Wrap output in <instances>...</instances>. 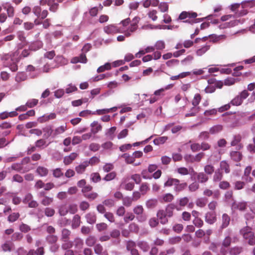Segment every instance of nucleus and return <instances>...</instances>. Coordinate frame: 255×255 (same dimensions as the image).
Instances as JSON below:
<instances>
[{
	"label": "nucleus",
	"mask_w": 255,
	"mask_h": 255,
	"mask_svg": "<svg viewBox=\"0 0 255 255\" xmlns=\"http://www.w3.org/2000/svg\"><path fill=\"white\" fill-rule=\"evenodd\" d=\"M204 171L207 175H211L215 171V167L211 164H207L204 166Z\"/></svg>",
	"instance_id": "39"
},
{
	"label": "nucleus",
	"mask_w": 255,
	"mask_h": 255,
	"mask_svg": "<svg viewBox=\"0 0 255 255\" xmlns=\"http://www.w3.org/2000/svg\"><path fill=\"white\" fill-rule=\"evenodd\" d=\"M19 230L22 233H26L31 231V229L29 225L23 223H22L19 226Z\"/></svg>",
	"instance_id": "52"
},
{
	"label": "nucleus",
	"mask_w": 255,
	"mask_h": 255,
	"mask_svg": "<svg viewBox=\"0 0 255 255\" xmlns=\"http://www.w3.org/2000/svg\"><path fill=\"white\" fill-rule=\"evenodd\" d=\"M240 234L249 245H255V234L250 227L246 226L240 230Z\"/></svg>",
	"instance_id": "3"
},
{
	"label": "nucleus",
	"mask_w": 255,
	"mask_h": 255,
	"mask_svg": "<svg viewBox=\"0 0 255 255\" xmlns=\"http://www.w3.org/2000/svg\"><path fill=\"white\" fill-rule=\"evenodd\" d=\"M232 242V238L229 236H228L225 238L222 242L221 248L224 249L228 248L230 246Z\"/></svg>",
	"instance_id": "38"
},
{
	"label": "nucleus",
	"mask_w": 255,
	"mask_h": 255,
	"mask_svg": "<svg viewBox=\"0 0 255 255\" xmlns=\"http://www.w3.org/2000/svg\"><path fill=\"white\" fill-rule=\"evenodd\" d=\"M91 180L94 183L100 182L101 180V177L100 174L98 172L92 173L91 175Z\"/></svg>",
	"instance_id": "59"
},
{
	"label": "nucleus",
	"mask_w": 255,
	"mask_h": 255,
	"mask_svg": "<svg viewBox=\"0 0 255 255\" xmlns=\"http://www.w3.org/2000/svg\"><path fill=\"white\" fill-rule=\"evenodd\" d=\"M81 224V217L80 216L76 214L74 215L72 221V228L73 229H76L79 227Z\"/></svg>",
	"instance_id": "24"
},
{
	"label": "nucleus",
	"mask_w": 255,
	"mask_h": 255,
	"mask_svg": "<svg viewBox=\"0 0 255 255\" xmlns=\"http://www.w3.org/2000/svg\"><path fill=\"white\" fill-rule=\"evenodd\" d=\"M135 218V215L131 212H128L124 218V221L125 223H128L130 221H133Z\"/></svg>",
	"instance_id": "47"
},
{
	"label": "nucleus",
	"mask_w": 255,
	"mask_h": 255,
	"mask_svg": "<svg viewBox=\"0 0 255 255\" xmlns=\"http://www.w3.org/2000/svg\"><path fill=\"white\" fill-rule=\"evenodd\" d=\"M71 232L67 229H63L62 230L61 240L62 241H67L70 239Z\"/></svg>",
	"instance_id": "28"
},
{
	"label": "nucleus",
	"mask_w": 255,
	"mask_h": 255,
	"mask_svg": "<svg viewBox=\"0 0 255 255\" xmlns=\"http://www.w3.org/2000/svg\"><path fill=\"white\" fill-rule=\"evenodd\" d=\"M23 237L22 233L20 232H15L13 233L11 236V239L14 242H19L21 241Z\"/></svg>",
	"instance_id": "50"
},
{
	"label": "nucleus",
	"mask_w": 255,
	"mask_h": 255,
	"mask_svg": "<svg viewBox=\"0 0 255 255\" xmlns=\"http://www.w3.org/2000/svg\"><path fill=\"white\" fill-rule=\"evenodd\" d=\"M230 216L226 213L223 214L222 217V229H224L227 227L230 224Z\"/></svg>",
	"instance_id": "22"
},
{
	"label": "nucleus",
	"mask_w": 255,
	"mask_h": 255,
	"mask_svg": "<svg viewBox=\"0 0 255 255\" xmlns=\"http://www.w3.org/2000/svg\"><path fill=\"white\" fill-rule=\"evenodd\" d=\"M53 198L46 196L41 199L40 203L44 206H48L53 203Z\"/></svg>",
	"instance_id": "33"
},
{
	"label": "nucleus",
	"mask_w": 255,
	"mask_h": 255,
	"mask_svg": "<svg viewBox=\"0 0 255 255\" xmlns=\"http://www.w3.org/2000/svg\"><path fill=\"white\" fill-rule=\"evenodd\" d=\"M88 166L87 161H84L80 164L75 167V171L78 174H83Z\"/></svg>",
	"instance_id": "20"
},
{
	"label": "nucleus",
	"mask_w": 255,
	"mask_h": 255,
	"mask_svg": "<svg viewBox=\"0 0 255 255\" xmlns=\"http://www.w3.org/2000/svg\"><path fill=\"white\" fill-rule=\"evenodd\" d=\"M46 3L49 6V10L52 12H55L58 8V4L56 0H41L40 3L42 5Z\"/></svg>",
	"instance_id": "7"
},
{
	"label": "nucleus",
	"mask_w": 255,
	"mask_h": 255,
	"mask_svg": "<svg viewBox=\"0 0 255 255\" xmlns=\"http://www.w3.org/2000/svg\"><path fill=\"white\" fill-rule=\"evenodd\" d=\"M104 30L108 34H114L120 32L119 28L114 24H110L104 27Z\"/></svg>",
	"instance_id": "12"
},
{
	"label": "nucleus",
	"mask_w": 255,
	"mask_h": 255,
	"mask_svg": "<svg viewBox=\"0 0 255 255\" xmlns=\"http://www.w3.org/2000/svg\"><path fill=\"white\" fill-rule=\"evenodd\" d=\"M210 48V45H206L196 51V54L198 56H202Z\"/></svg>",
	"instance_id": "55"
},
{
	"label": "nucleus",
	"mask_w": 255,
	"mask_h": 255,
	"mask_svg": "<svg viewBox=\"0 0 255 255\" xmlns=\"http://www.w3.org/2000/svg\"><path fill=\"white\" fill-rule=\"evenodd\" d=\"M117 110V108L116 107H114L109 109H99L96 111V114L98 115H102L107 113H109L110 112H116Z\"/></svg>",
	"instance_id": "25"
},
{
	"label": "nucleus",
	"mask_w": 255,
	"mask_h": 255,
	"mask_svg": "<svg viewBox=\"0 0 255 255\" xmlns=\"http://www.w3.org/2000/svg\"><path fill=\"white\" fill-rule=\"evenodd\" d=\"M86 219L88 223L93 224L96 222L97 216L94 213H89L86 215Z\"/></svg>",
	"instance_id": "27"
},
{
	"label": "nucleus",
	"mask_w": 255,
	"mask_h": 255,
	"mask_svg": "<svg viewBox=\"0 0 255 255\" xmlns=\"http://www.w3.org/2000/svg\"><path fill=\"white\" fill-rule=\"evenodd\" d=\"M30 54V49H24L19 54V56L16 58V61H19L20 59L27 57Z\"/></svg>",
	"instance_id": "46"
},
{
	"label": "nucleus",
	"mask_w": 255,
	"mask_h": 255,
	"mask_svg": "<svg viewBox=\"0 0 255 255\" xmlns=\"http://www.w3.org/2000/svg\"><path fill=\"white\" fill-rule=\"evenodd\" d=\"M42 132L44 133L43 137L45 138H48L50 136H53L54 130L52 128V127L48 125L43 128Z\"/></svg>",
	"instance_id": "18"
},
{
	"label": "nucleus",
	"mask_w": 255,
	"mask_h": 255,
	"mask_svg": "<svg viewBox=\"0 0 255 255\" xmlns=\"http://www.w3.org/2000/svg\"><path fill=\"white\" fill-rule=\"evenodd\" d=\"M230 155L231 158L235 162H240L243 157L242 153L238 151H231Z\"/></svg>",
	"instance_id": "15"
},
{
	"label": "nucleus",
	"mask_w": 255,
	"mask_h": 255,
	"mask_svg": "<svg viewBox=\"0 0 255 255\" xmlns=\"http://www.w3.org/2000/svg\"><path fill=\"white\" fill-rule=\"evenodd\" d=\"M202 99V97L200 94H196L193 99L192 100V105L194 106L198 107V105L199 104L201 100Z\"/></svg>",
	"instance_id": "43"
},
{
	"label": "nucleus",
	"mask_w": 255,
	"mask_h": 255,
	"mask_svg": "<svg viewBox=\"0 0 255 255\" xmlns=\"http://www.w3.org/2000/svg\"><path fill=\"white\" fill-rule=\"evenodd\" d=\"M193 224L197 228H200L204 225V222L200 218H194L192 221Z\"/></svg>",
	"instance_id": "49"
},
{
	"label": "nucleus",
	"mask_w": 255,
	"mask_h": 255,
	"mask_svg": "<svg viewBox=\"0 0 255 255\" xmlns=\"http://www.w3.org/2000/svg\"><path fill=\"white\" fill-rule=\"evenodd\" d=\"M197 16L195 12L183 11L179 14L177 19L182 20L183 22L193 24L199 22V19L196 18Z\"/></svg>",
	"instance_id": "2"
},
{
	"label": "nucleus",
	"mask_w": 255,
	"mask_h": 255,
	"mask_svg": "<svg viewBox=\"0 0 255 255\" xmlns=\"http://www.w3.org/2000/svg\"><path fill=\"white\" fill-rule=\"evenodd\" d=\"M53 176L57 178H59L63 176V172L62 169L60 168H57L52 170Z\"/></svg>",
	"instance_id": "54"
},
{
	"label": "nucleus",
	"mask_w": 255,
	"mask_h": 255,
	"mask_svg": "<svg viewBox=\"0 0 255 255\" xmlns=\"http://www.w3.org/2000/svg\"><path fill=\"white\" fill-rule=\"evenodd\" d=\"M167 139H168V137L166 136H160V137L155 138L153 140V143L155 145L162 144H163L164 143H165Z\"/></svg>",
	"instance_id": "42"
},
{
	"label": "nucleus",
	"mask_w": 255,
	"mask_h": 255,
	"mask_svg": "<svg viewBox=\"0 0 255 255\" xmlns=\"http://www.w3.org/2000/svg\"><path fill=\"white\" fill-rule=\"evenodd\" d=\"M67 129L66 125L61 126L56 128L53 133V136L55 137L57 135L63 133Z\"/></svg>",
	"instance_id": "40"
},
{
	"label": "nucleus",
	"mask_w": 255,
	"mask_h": 255,
	"mask_svg": "<svg viewBox=\"0 0 255 255\" xmlns=\"http://www.w3.org/2000/svg\"><path fill=\"white\" fill-rule=\"evenodd\" d=\"M96 238L94 236L89 237L86 240V244L88 246L92 247L96 243Z\"/></svg>",
	"instance_id": "61"
},
{
	"label": "nucleus",
	"mask_w": 255,
	"mask_h": 255,
	"mask_svg": "<svg viewBox=\"0 0 255 255\" xmlns=\"http://www.w3.org/2000/svg\"><path fill=\"white\" fill-rule=\"evenodd\" d=\"M157 217L160 220L161 224L165 225L168 222L167 216L164 211V210H159L156 214Z\"/></svg>",
	"instance_id": "11"
},
{
	"label": "nucleus",
	"mask_w": 255,
	"mask_h": 255,
	"mask_svg": "<svg viewBox=\"0 0 255 255\" xmlns=\"http://www.w3.org/2000/svg\"><path fill=\"white\" fill-rule=\"evenodd\" d=\"M73 244L75 249L80 250L83 248L84 243L81 239L77 238L74 239Z\"/></svg>",
	"instance_id": "34"
},
{
	"label": "nucleus",
	"mask_w": 255,
	"mask_h": 255,
	"mask_svg": "<svg viewBox=\"0 0 255 255\" xmlns=\"http://www.w3.org/2000/svg\"><path fill=\"white\" fill-rule=\"evenodd\" d=\"M0 248L2 252L10 253L14 249V244L10 241H6L0 246Z\"/></svg>",
	"instance_id": "8"
},
{
	"label": "nucleus",
	"mask_w": 255,
	"mask_h": 255,
	"mask_svg": "<svg viewBox=\"0 0 255 255\" xmlns=\"http://www.w3.org/2000/svg\"><path fill=\"white\" fill-rule=\"evenodd\" d=\"M91 132L93 134H96L102 129V126L97 121H94L91 124Z\"/></svg>",
	"instance_id": "17"
},
{
	"label": "nucleus",
	"mask_w": 255,
	"mask_h": 255,
	"mask_svg": "<svg viewBox=\"0 0 255 255\" xmlns=\"http://www.w3.org/2000/svg\"><path fill=\"white\" fill-rule=\"evenodd\" d=\"M137 246L143 252H147L150 247L148 244L145 241H139L137 244Z\"/></svg>",
	"instance_id": "32"
},
{
	"label": "nucleus",
	"mask_w": 255,
	"mask_h": 255,
	"mask_svg": "<svg viewBox=\"0 0 255 255\" xmlns=\"http://www.w3.org/2000/svg\"><path fill=\"white\" fill-rule=\"evenodd\" d=\"M223 129V127L221 125H216L211 128L209 129V132L211 134H215L219 132Z\"/></svg>",
	"instance_id": "53"
},
{
	"label": "nucleus",
	"mask_w": 255,
	"mask_h": 255,
	"mask_svg": "<svg viewBox=\"0 0 255 255\" xmlns=\"http://www.w3.org/2000/svg\"><path fill=\"white\" fill-rule=\"evenodd\" d=\"M247 208V202H234L232 205V210L235 211L239 210L240 211H245Z\"/></svg>",
	"instance_id": "5"
},
{
	"label": "nucleus",
	"mask_w": 255,
	"mask_h": 255,
	"mask_svg": "<svg viewBox=\"0 0 255 255\" xmlns=\"http://www.w3.org/2000/svg\"><path fill=\"white\" fill-rule=\"evenodd\" d=\"M139 18L138 17H135L132 20V23L128 29L131 32H134L137 28L138 25L137 23L139 21Z\"/></svg>",
	"instance_id": "29"
},
{
	"label": "nucleus",
	"mask_w": 255,
	"mask_h": 255,
	"mask_svg": "<svg viewBox=\"0 0 255 255\" xmlns=\"http://www.w3.org/2000/svg\"><path fill=\"white\" fill-rule=\"evenodd\" d=\"M218 169L221 170L223 172L224 171L226 174L229 173L231 171L230 165L226 160L220 162V168Z\"/></svg>",
	"instance_id": "14"
},
{
	"label": "nucleus",
	"mask_w": 255,
	"mask_h": 255,
	"mask_svg": "<svg viewBox=\"0 0 255 255\" xmlns=\"http://www.w3.org/2000/svg\"><path fill=\"white\" fill-rule=\"evenodd\" d=\"M180 182L179 180L176 178H169L164 183V186H171L172 185H177Z\"/></svg>",
	"instance_id": "45"
},
{
	"label": "nucleus",
	"mask_w": 255,
	"mask_h": 255,
	"mask_svg": "<svg viewBox=\"0 0 255 255\" xmlns=\"http://www.w3.org/2000/svg\"><path fill=\"white\" fill-rule=\"evenodd\" d=\"M200 108L199 107L194 106L192 107L189 112L185 114V117H194L197 115L200 112Z\"/></svg>",
	"instance_id": "23"
},
{
	"label": "nucleus",
	"mask_w": 255,
	"mask_h": 255,
	"mask_svg": "<svg viewBox=\"0 0 255 255\" xmlns=\"http://www.w3.org/2000/svg\"><path fill=\"white\" fill-rule=\"evenodd\" d=\"M4 9H6L7 15L9 17H12L14 14V9L13 7L8 3H5L2 4Z\"/></svg>",
	"instance_id": "19"
},
{
	"label": "nucleus",
	"mask_w": 255,
	"mask_h": 255,
	"mask_svg": "<svg viewBox=\"0 0 255 255\" xmlns=\"http://www.w3.org/2000/svg\"><path fill=\"white\" fill-rule=\"evenodd\" d=\"M88 165L93 166L94 165L97 164L100 162V158L97 156H93L91 157L89 161L86 160Z\"/></svg>",
	"instance_id": "60"
},
{
	"label": "nucleus",
	"mask_w": 255,
	"mask_h": 255,
	"mask_svg": "<svg viewBox=\"0 0 255 255\" xmlns=\"http://www.w3.org/2000/svg\"><path fill=\"white\" fill-rule=\"evenodd\" d=\"M117 176V173L115 171H112L107 174L104 178L103 180L106 181H110L114 179Z\"/></svg>",
	"instance_id": "57"
},
{
	"label": "nucleus",
	"mask_w": 255,
	"mask_h": 255,
	"mask_svg": "<svg viewBox=\"0 0 255 255\" xmlns=\"http://www.w3.org/2000/svg\"><path fill=\"white\" fill-rule=\"evenodd\" d=\"M122 200L123 205L127 207H130L132 204V202H134L133 199L131 197L128 196L124 197Z\"/></svg>",
	"instance_id": "41"
},
{
	"label": "nucleus",
	"mask_w": 255,
	"mask_h": 255,
	"mask_svg": "<svg viewBox=\"0 0 255 255\" xmlns=\"http://www.w3.org/2000/svg\"><path fill=\"white\" fill-rule=\"evenodd\" d=\"M176 171L178 173L181 175H187L189 173V170L184 167H181L177 168Z\"/></svg>",
	"instance_id": "64"
},
{
	"label": "nucleus",
	"mask_w": 255,
	"mask_h": 255,
	"mask_svg": "<svg viewBox=\"0 0 255 255\" xmlns=\"http://www.w3.org/2000/svg\"><path fill=\"white\" fill-rule=\"evenodd\" d=\"M46 241L50 244H55L58 240V237L53 234L48 235L46 238Z\"/></svg>",
	"instance_id": "51"
},
{
	"label": "nucleus",
	"mask_w": 255,
	"mask_h": 255,
	"mask_svg": "<svg viewBox=\"0 0 255 255\" xmlns=\"http://www.w3.org/2000/svg\"><path fill=\"white\" fill-rule=\"evenodd\" d=\"M122 157L124 158L126 161V162L127 164H132L134 161V157H133V154L132 155H129L128 153H124L122 155Z\"/></svg>",
	"instance_id": "37"
},
{
	"label": "nucleus",
	"mask_w": 255,
	"mask_h": 255,
	"mask_svg": "<svg viewBox=\"0 0 255 255\" xmlns=\"http://www.w3.org/2000/svg\"><path fill=\"white\" fill-rule=\"evenodd\" d=\"M77 186L82 188L81 192L84 196L90 200H94L96 199L98 194L95 192H91L93 190V187L89 184H87V181L85 179H82L77 182Z\"/></svg>",
	"instance_id": "1"
},
{
	"label": "nucleus",
	"mask_w": 255,
	"mask_h": 255,
	"mask_svg": "<svg viewBox=\"0 0 255 255\" xmlns=\"http://www.w3.org/2000/svg\"><path fill=\"white\" fill-rule=\"evenodd\" d=\"M26 75L24 72H19L17 74L15 77V80L20 82L21 81H24L26 79Z\"/></svg>",
	"instance_id": "62"
},
{
	"label": "nucleus",
	"mask_w": 255,
	"mask_h": 255,
	"mask_svg": "<svg viewBox=\"0 0 255 255\" xmlns=\"http://www.w3.org/2000/svg\"><path fill=\"white\" fill-rule=\"evenodd\" d=\"M205 220L209 224H213L217 220L216 213L215 212H207L205 214Z\"/></svg>",
	"instance_id": "10"
},
{
	"label": "nucleus",
	"mask_w": 255,
	"mask_h": 255,
	"mask_svg": "<svg viewBox=\"0 0 255 255\" xmlns=\"http://www.w3.org/2000/svg\"><path fill=\"white\" fill-rule=\"evenodd\" d=\"M208 203V199L205 197H201L196 199L195 203L200 208L205 207Z\"/></svg>",
	"instance_id": "26"
},
{
	"label": "nucleus",
	"mask_w": 255,
	"mask_h": 255,
	"mask_svg": "<svg viewBox=\"0 0 255 255\" xmlns=\"http://www.w3.org/2000/svg\"><path fill=\"white\" fill-rule=\"evenodd\" d=\"M175 209L177 210H180L178 207L175 204L171 203L166 206L164 211L166 215L167 216V217L171 218L173 216L174 211Z\"/></svg>",
	"instance_id": "9"
},
{
	"label": "nucleus",
	"mask_w": 255,
	"mask_h": 255,
	"mask_svg": "<svg viewBox=\"0 0 255 255\" xmlns=\"http://www.w3.org/2000/svg\"><path fill=\"white\" fill-rule=\"evenodd\" d=\"M133 212L136 215H141L143 213L144 209L141 205H138L133 208Z\"/></svg>",
	"instance_id": "56"
},
{
	"label": "nucleus",
	"mask_w": 255,
	"mask_h": 255,
	"mask_svg": "<svg viewBox=\"0 0 255 255\" xmlns=\"http://www.w3.org/2000/svg\"><path fill=\"white\" fill-rule=\"evenodd\" d=\"M213 176V181L214 182H218L220 181L223 178V173L221 170L217 169L214 171Z\"/></svg>",
	"instance_id": "21"
},
{
	"label": "nucleus",
	"mask_w": 255,
	"mask_h": 255,
	"mask_svg": "<svg viewBox=\"0 0 255 255\" xmlns=\"http://www.w3.org/2000/svg\"><path fill=\"white\" fill-rule=\"evenodd\" d=\"M193 174L196 176V179L199 183H205L209 180L208 176L203 172L197 173L192 169Z\"/></svg>",
	"instance_id": "6"
},
{
	"label": "nucleus",
	"mask_w": 255,
	"mask_h": 255,
	"mask_svg": "<svg viewBox=\"0 0 255 255\" xmlns=\"http://www.w3.org/2000/svg\"><path fill=\"white\" fill-rule=\"evenodd\" d=\"M158 8L162 12H165L168 10V4L166 2H161L158 5Z\"/></svg>",
	"instance_id": "63"
},
{
	"label": "nucleus",
	"mask_w": 255,
	"mask_h": 255,
	"mask_svg": "<svg viewBox=\"0 0 255 255\" xmlns=\"http://www.w3.org/2000/svg\"><path fill=\"white\" fill-rule=\"evenodd\" d=\"M64 242L62 244L61 248L64 250H69L73 246V242L67 240V241H63Z\"/></svg>",
	"instance_id": "58"
},
{
	"label": "nucleus",
	"mask_w": 255,
	"mask_h": 255,
	"mask_svg": "<svg viewBox=\"0 0 255 255\" xmlns=\"http://www.w3.org/2000/svg\"><path fill=\"white\" fill-rule=\"evenodd\" d=\"M111 64L110 63H106L104 65L100 66L97 69V72L98 73H102L106 70H109L111 69Z\"/></svg>",
	"instance_id": "48"
},
{
	"label": "nucleus",
	"mask_w": 255,
	"mask_h": 255,
	"mask_svg": "<svg viewBox=\"0 0 255 255\" xmlns=\"http://www.w3.org/2000/svg\"><path fill=\"white\" fill-rule=\"evenodd\" d=\"M243 252V248L240 246H235L228 249L230 255H239Z\"/></svg>",
	"instance_id": "16"
},
{
	"label": "nucleus",
	"mask_w": 255,
	"mask_h": 255,
	"mask_svg": "<svg viewBox=\"0 0 255 255\" xmlns=\"http://www.w3.org/2000/svg\"><path fill=\"white\" fill-rule=\"evenodd\" d=\"M157 200L156 199H150L146 202V206L148 209L155 208L157 205Z\"/></svg>",
	"instance_id": "36"
},
{
	"label": "nucleus",
	"mask_w": 255,
	"mask_h": 255,
	"mask_svg": "<svg viewBox=\"0 0 255 255\" xmlns=\"http://www.w3.org/2000/svg\"><path fill=\"white\" fill-rule=\"evenodd\" d=\"M164 91L165 89L163 88H161L159 90H156L149 99V103L153 104L161 99L164 96Z\"/></svg>",
	"instance_id": "4"
},
{
	"label": "nucleus",
	"mask_w": 255,
	"mask_h": 255,
	"mask_svg": "<svg viewBox=\"0 0 255 255\" xmlns=\"http://www.w3.org/2000/svg\"><path fill=\"white\" fill-rule=\"evenodd\" d=\"M36 172L41 177L46 176L48 174V169L43 166H38Z\"/></svg>",
	"instance_id": "30"
},
{
	"label": "nucleus",
	"mask_w": 255,
	"mask_h": 255,
	"mask_svg": "<svg viewBox=\"0 0 255 255\" xmlns=\"http://www.w3.org/2000/svg\"><path fill=\"white\" fill-rule=\"evenodd\" d=\"M240 22L239 20H233L229 22L224 23L223 25L220 26L221 28H226L228 27H234L237 25Z\"/></svg>",
	"instance_id": "35"
},
{
	"label": "nucleus",
	"mask_w": 255,
	"mask_h": 255,
	"mask_svg": "<svg viewBox=\"0 0 255 255\" xmlns=\"http://www.w3.org/2000/svg\"><path fill=\"white\" fill-rule=\"evenodd\" d=\"M78 154L76 152H72L69 155L64 157L63 163L65 165H68L72 163V162L78 157Z\"/></svg>",
	"instance_id": "13"
},
{
	"label": "nucleus",
	"mask_w": 255,
	"mask_h": 255,
	"mask_svg": "<svg viewBox=\"0 0 255 255\" xmlns=\"http://www.w3.org/2000/svg\"><path fill=\"white\" fill-rule=\"evenodd\" d=\"M150 190L149 184L147 182L141 183L139 187V191L142 195H145Z\"/></svg>",
	"instance_id": "31"
},
{
	"label": "nucleus",
	"mask_w": 255,
	"mask_h": 255,
	"mask_svg": "<svg viewBox=\"0 0 255 255\" xmlns=\"http://www.w3.org/2000/svg\"><path fill=\"white\" fill-rule=\"evenodd\" d=\"M242 140V136L240 134L234 135L233 139L231 142V145L232 146H236Z\"/></svg>",
	"instance_id": "44"
}]
</instances>
